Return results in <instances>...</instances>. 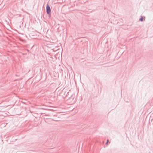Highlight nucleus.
Segmentation results:
<instances>
[{
	"mask_svg": "<svg viewBox=\"0 0 153 153\" xmlns=\"http://www.w3.org/2000/svg\"><path fill=\"white\" fill-rule=\"evenodd\" d=\"M109 141V140H108V139L107 140V142H106V144H108V143Z\"/></svg>",
	"mask_w": 153,
	"mask_h": 153,
	"instance_id": "obj_4",
	"label": "nucleus"
},
{
	"mask_svg": "<svg viewBox=\"0 0 153 153\" xmlns=\"http://www.w3.org/2000/svg\"><path fill=\"white\" fill-rule=\"evenodd\" d=\"M66 89H64L62 91L61 94H62V96L63 98H65L67 97L68 95L69 94V91H65Z\"/></svg>",
	"mask_w": 153,
	"mask_h": 153,
	"instance_id": "obj_1",
	"label": "nucleus"
},
{
	"mask_svg": "<svg viewBox=\"0 0 153 153\" xmlns=\"http://www.w3.org/2000/svg\"><path fill=\"white\" fill-rule=\"evenodd\" d=\"M143 20H145V17L141 16L140 18L139 19V21L140 22H143Z\"/></svg>",
	"mask_w": 153,
	"mask_h": 153,
	"instance_id": "obj_3",
	"label": "nucleus"
},
{
	"mask_svg": "<svg viewBox=\"0 0 153 153\" xmlns=\"http://www.w3.org/2000/svg\"><path fill=\"white\" fill-rule=\"evenodd\" d=\"M46 13L49 17L51 16V10L49 5L48 4H47L46 7Z\"/></svg>",
	"mask_w": 153,
	"mask_h": 153,
	"instance_id": "obj_2",
	"label": "nucleus"
},
{
	"mask_svg": "<svg viewBox=\"0 0 153 153\" xmlns=\"http://www.w3.org/2000/svg\"><path fill=\"white\" fill-rule=\"evenodd\" d=\"M71 99L70 97H69L68 98V100H70Z\"/></svg>",
	"mask_w": 153,
	"mask_h": 153,
	"instance_id": "obj_5",
	"label": "nucleus"
},
{
	"mask_svg": "<svg viewBox=\"0 0 153 153\" xmlns=\"http://www.w3.org/2000/svg\"><path fill=\"white\" fill-rule=\"evenodd\" d=\"M30 34H29V36L30 37L31 36V34L30 33Z\"/></svg>",
	"mask_w": 153,
	"mask_h": 153,
	"instance_id": "obj_6",
	"label": "nucleus"
},
{
	"mask_svg": "<svg viewBox=\"0 0 153 153\" xmlns=\"http://www.w3.org/2000/svg\"><path fill=\"white\" fill-rule=\"evenodd\" d=\"M33 47H34V46H32V48H33Z\"/></svg>",
	"mask_w": 153,
	"mask_h": 153,
	"instance_id": "obj_7",
	"label": "nucleus"
}]
</instances>
